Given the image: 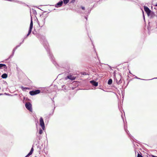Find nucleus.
I'll list each match as a JSON object with an SVG mask.
<instances>
[{"label":"nucleus","mask_w":157,"mask_h":157,"mask_svg":"<svg viewBox=\"0 0 157 157\" xmlns=\"http://www.w3.org/2000/svg\"><path fill=\"white\" fill-rule=\"evenodd\" d=\"M25 106L28 110L32 112V105L30 102H26L25 104Z\"/></svg>","instance_id":"1"},{"label":"nucleus","mask_w":157,"mask_h":157,"mask_svg":"<svg viewBox=\"0 0 157 157\" xmlns=\"http://www.w3.org/2000/svg\"><path fill=\"white\" fill-rule=\"evenodd\" d=\"M76 77L73 76L72 75H70L67 76V77L65 78L66 80H67V79H69L72 80H74L75 79Z\"/></svg>","instance_id":"6"},{"label":"nucleus","mask_w":157,"mask_h":157,"mask_svg":"<svg viewBox=\"0 0 157 157\" xmlns=\"http://www.w3.org/2000/svg\"><path fill=\"white\" fill-rule=\"evenodd\" d=\"M75 0H72L70 2V3H74L75 2Z\"/></svg>","instance_id":"16"},{"label":"nucleus","mask_w":157,"mask_h":157,"mask_svg":"<svg viewBox=\"0 0 157 157\" xmlns=\"http://www.w3.org/2000/svg\"><path fill=\"white\" fill-rule=\"evenodd\" d=\"M151 156H152V157H157V156H155L154 155H152Z\"/></svg>","instance_id":"18"},{"label":"nucleus","mask_w":157,"mask_h":157,"mask_svg":"<svg viewBox=\"0 0 157 157\" xmlns=\"http://www.w3.org/2000/svg\"><path fill=\"white\" fill-rule=\"evenodd\" d=\"M155 6H157V4L155 5Z\"/></svg>","instance_id":"19"},{"label":"nucleus","mask_w":157,"mask_h":157,"mask_svg":"<svg viewBox=\"0 0 157 157\" xmlns=\"http://www.w3.org/2000/svg\"><path fill=\"white\" fill-rule=\"evenodd\" d=\"M33 27V22L32 20H31V23L30 25L29 29L27 36H28L31 33Z\"/></svg>","instance_id":"4"},{"label":"nucleus","mask_w":157,"mask_h":157,"mask_svg":"<svg viewBox=\"0 0 157 157\" xmlns=\"http://www.w3.org/2000/svg\"><path fill=\"white\" fill-rule=\"evenodd\" d=\"M40 125L42 129L44 130L45 128L44 124V123L43 119L42 117H40Z\"/></svg>","instance_id":"3"},{"label":"nucleus","mask_w":157,"mask_h":157,"mask_svg":"<svg viewBox=\"0 0 157 157\" xmlns=\"http://www.w3.org/2000/svg\"><path fill=\"white\" fill-rule=\"evenodd\" d=\"M63 2L62 1L59 2L56 5V6L58 7L61 6L63 4Z\"/></svg>","instance_id":"10"},{"label":"nucleus","mask_w":157,"mask_h":157,"mask_svg":"<svg viewBox=\"0 0 157 157\" xmlns=\"http://www.w3.org/2000/svg\"><path fill=\"white\" fill-rule=\"evenodd\" d=\"M82 9L83 10H85V7H82Z\"/></svg>","instance_id":"17"},{"label":"nucleus","mask_w":157,"mask_h":157,"mask_svg":"<svg viewBox=\"0 0 157 157\" xmlns=\"http://www.w3.org/2000/svg\"><path fill=\"white\" fill-rule=\"evenodd\" d=\"M90 82L94 86H97L98 85V83L97 82L94 81H90Z\"/></svg>","instance_id":"8"},{"label":"nucleus","mask_w":157,"mask_h":157,"mask_svg":"<svg viewBox=\"0 0 157 157\" xmlns=\"http://www.w3.org/2000/svg\"><path fill=\"white\" fill-rule=\"evenodd\" d=\"M40 90H36L35 91H31L29 92V94L31 95H34L40 93Z\"/></svg>","instance_id":"2"},{"label":"nucleus","mask_w":157,"mask_h":157,"mask_svg":"<svg viewBox=\"0 0 157 157\" xmlns=\"http://www.w3.org/2000/svg\"><path fill=\"white\" fill-rule=\"evenodd\" d=\"M112 80L111 79H109V80L108 81V83L109 85H110L112 84Z\"/></svg>","instance_id":"12"},{"label":"nucleus","mask_w":157,"mask_h":157,"mask_svg":"<svg viewBox=\"0 0 157 157\" xmlns=\"http://www.w3.org/2000/svg\"><path fill=\"white\" fill-rule=\"evenodd\" d=\"M43 133V131L41 129H40L39 132V133L40 134H41Z\"/></svg>","instance_id":"14"},{"label":"nucleus","mask_w":157,"mask_h":157,"mask_svg":"<svg viewBox=\"0 0 157 157\" xmlns=\"http://www.w3.org/2000/svg\"><path fill=\"white\" fill-rule=\"evenodd\" d=\"M144 11L147 13V15L148 16H149L151 13V10L149 9V8L148 7L146 6H144Z\"/></svg>","instance_id":"5"},{"label":"nucleus","mask_w":157,"mask_h":157,"mask_svg":"<svg viewBox=\"0 0 157 157\" xmlns=\"http://www.w3.org/2000/svg\"><path fill=\"white\" fill-rule=\"evenodd\" d=\"M3 67V68L7 69V67L5 64H0V68H2Z\"/></svg>","instance_id":"9"},{"label":"nucleus","mask_w":157,"mask_h":157,"mask_svg":"<svg viewBox=\"0 0 157 157\" xmlns=\"http://www.w3.org/2000/svg\"><path fill=\"white\" fill-rule=\"evenodd\" d=\"M33 150H34L33 148V147H32L31 148V151H30V152L25 157H27L29 156L30 155H31L33 153Z\"/></svg>","instance_id":"7"},{"label":"nucleus","mask_w":157,"mask_h":157,"mask_svg":"<svg viewBox=\"0 0 157 157\" xmlns=\"http://www.w3.org/2000/svg\"><path fill=\"white\" fill-rule=\"evenodd\" d=\"M69 0H63V3L65 4H67L69 2Z\"/></svg>","instance_id":"13"},{"label":"nucleus","mask_w":157,"mask_h":157,"mask_svg":"<svg viewBox=\"0 0 157 157\" xmlns=\"http://www.w3.org/2000/svg\"><path fill=\"white\" fill-rule=\"evenodd\" d=\"M137 157H144L141 155L140 154H137Z\"/></svg>","instance_id":"15"},{"label":"nucleus","mask_w":157,"mask_h":157,"mask_svg":"<svg viewBox=\"0 0 157 157\" xmlns=\"http://www.w3.org/2000/svg\"><path fill=\"white\" fill-rule=\"evenodd\" d=\"M7 75L6 73H5L2 75V77L3 78H5L7 77Z\"/></svg>","instance_id":"11"}]
</instances>
